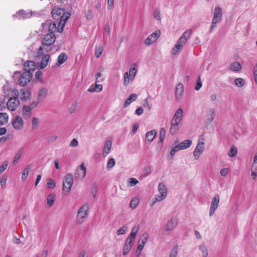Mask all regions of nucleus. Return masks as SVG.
<instances>
[{
    "label": "nucleus",
    "mask_w": 257,
    "mask_h": 257,
    "mask_svg": "<svg viewBox=\"0 0 257 257\" xmlns=\"http://www.w3.org/2000/svg\"><path fill=\"white\" fill-rule=\"evenodd\" d=\"M53 18L58 22H63V24H65L70 14L69 13H66L65 10L59 7H54L51 12Z\"/></svg>",
    "instance_id": "1"
},
{
    "label": "nucleus",
    "mask_w": 257,
    "mask_h": 257,
    "mask_svg": "<svg viewBox=\"0 0 257 257\" xmlns=\"http://www.w3.org/2000/svg\"><path fill=\"white\" fill-rule=\"evenodd\" d=\"M65 24H63V22H50V21H47L45 23L42 24L43 29L49 27V33H53L55 32H62L63 31Z\"/></svg>",
    "instance_id": "2"
},
{
    "label": "nucleus",
    "mask_w": 257,
    "mask_h": 257,
    "mask_svg": "<svg viewBox=\"0 0 257 257\" xmlns=\"http://www.w3.org/2000/svg\"><path fill=\"white\" fill-rule=\"evenodd\" d=\"M33 76L32 73L25 71L21 73L20 72H16L14 74L15 79H18V83L21 86H25L29 82Z\"/></svg>",
    "instance_id": "3"
},
{
    "label": "nucleus",
    "mask_w": 257,
    "mask_h": 257,
    "mask_svg": "<svg viewBox=\"0 0 257 257\" xmlns=\"http://www.w3.org/2000/svg\"><path fill=\"white\" fill-rule=\"evenodd\" d=\"M222 13L221 9L219 7H216L214 9L213 18L209 32L211 33L213 30L216 27V24L221 22L222 20Z\"/></svg>",
    "instance_id": "4"
},
{
    "label": "nucleus",
    "mask_w": 257,
    "mask_h": 257,
    "mask_svg": "<svg viewBox=\"0 0 257 257\" xmlns=\"http://www.w3.org/2000/svg\"><path fill=\"white\" fill-rule=\"evenodd\" d=\"M88 209L89 206L87 203L79 209L76 216V221L78 224H82L84 222V219L87 216Z\"/></svg>",
    "instance_id": "5"
},
{
    "label": "nucleus",
    "mask_w": 257,
    "mask_h": 257,
    "mask_svg": "<svg viewBox=\"0 0 257 257\" xmlns=\"http://www.w3.org/2000/svg\"><path fill=\"white\" fill-rule=\"evenodd\" d=\"M73 183V177L72 174H67L63 181V190L69 193Z\"/></svg>",
    "instance_id": "6"
},
{
    "label": "nucleus",
    "mask_w": 257,
    "mask_h": 257,
    "mask_svg": "<svg viewBox=\"0 0 257 257\" xmlns=\"http://www.w3.org/2000/svg\"><path fill=\"white\" fill-rule=\"evenodd\" d=\"M204 139L202 136L200 137L199 139V142L197 145L195 150L193 152V155L196 160L198 159L201 154H202L204 150Z\"/></svg>",
    "instance_id": "7"
},
{
    "label": "nucleus",
    "mask_w": 257,
    "mask_h": 257,
    "mask_svg": "<svg viewBox=\"0 0 257 257\" xmlns=\"http://www.w3.org/2000/svg\"><path fill=\"white\" fill-rule=\"evenodd\" d=\"M219 196L218 194H216L212 199L211 205L209 209V216H211L215 212V210L218 208L219 203Z\"/></svg>",
    "instance_id": "8"
},
{
    "label": "nucleus",
    "mask_w": 257,
    "mask_h": 257,
    "mask_svg": "<svg viewBox=\"0 0 257 257\" xmlns=\"http://www.w3.org/2000/svg\"><path fill=\"white\" fill-rule=\"evenodd\" d=\"M19 104V100L16 97H11L7 103L8 108L11 111L15 110Z\"/></svg>",
    "instance_id": "9"
},
{
    "label": "nucleus",
    "mask_w": 257,
    "mask_h": 257,
    "mask_svg": "<svg viewBox=\"0 0 257 257\" xmlns=\"http://www.w3.org/2000/svg\"><path fill=\"white\" fill-rule=\"evenodd\" d=\"M158 190L161 194L160 196L156 198V201H160L165 199L167 194V189L166 186L162 183H160L158 185Z\"/></svg>",
    "instance_id": "10"
},
{
    "label": "nucleus",
    "mask_w": 257,
    "mask_h": 257,
    "mask_svg": "<svg viewBox=\"0 0 257 257\" xmlns=\"http://www.w3.org/2000/svg\"><path fill=\"white\" fill-rule=\"evenodd\" d=\"M86 169L82 163L75 171L74 177L77 179H83L86 175Z\"/></svg>",
    "instance_id": "11"
},
{
    "label": "nucleus",
    "mask_w": 257,
    "mask_h": 257,
    "mask_svg": "<svg viewBox=\"0 0 257 257\" xmlns=\"http://www.w3.org/2000/svg\"><path fill=\"white\" fill-rule=\"evenodd\" d=\"M161 32L159 30L155 31L150 35L146 39L145 44L146 45H150L155 42L160 36Z\"/></svg>",
    "instance_id": "12"
},
{
    "label": "nucleus",
    "mask_w": 257,
    "mask_h": 257,
    "mask_svg": "<svg viewBox=\"0 0 257 257\" xmlns=\"http://www.w3.org/2000/svg\"><path fill=\"white\" fill-rule=\"evenodd\" d=\"M12 123L13 126L17 130L22 129L23 127L24 124L23 119L18 115L15 116L13 118Z\"/></svg>",
    "instance_id": "13"
},
{
    "label": "nucleus",
    "mask_w": 257,
    "mask_h": 257,
    "mask_svg": "<svg viewBox=\"0 0 257 257\" xmlns=\"http://www.w3.org/2000/svg\"><path fill=\"white\" fill-rule=\"evenodd\" d=\"M56 40V37L55 34L48 33L44 37L43 41V44L46 46H51L52 45Z\"/></svg>",
    "instance_id": "14"
},
{
    "label": "nucleus",
    "mask_w": 257,
    "mask_h": 257,
    "mask_svg": "<svg viewBox=\"0 0 257 257\" xmlns=\"http://www.w3.org/2000/svg\"><path fill=\"white\" fill-rule=\"evenodd\" d=\"M216 116V110L214 108H210L206 114V123L210 124L214 119Z\"/></svg>",
    "instance_id": "15"
},
{
    "label": "nucleus",
    "mask_w": 257,
    "mask_h": 257,
    "mask_svg": "<svg viewBox=\"0 0 257 257\" xmlns=\"http://www.w3.org/2000/svg\"><path fill=\"white\" fill-rule=\"evenodd\" d=\"M185 44L178 40L175 46L173 48L171 53L174 55H178L180 53Z\"/></svg>",
    "instance_id": "16"
},
{
    "label": "nucleus",
    "mask_w": 257,
    "mask_h": 257,
    "mask_svg": "<svg viewBox=\"0 0 257 257\" xmlns=\"http://www.w3.org/2000/svg\"><path fill=\"white\" fill-rule=\"evenodd\" d=\"M178 223V220L176 217H173L167 223L166 230L167 231H171L177 226Z\"/></svg>",
    "instance_id": "17"
},
{
    "label": "nucleus",
    "mask_w": 257,
    "mask_h": 257,
    "mask_svg": "<svg viewBox=\"0 0 257 257\" xmlns=\"http://www.w3.org/2000/svg\"><path fill=\"white\" fill-rule=\"evenodd\" d=\"M24 68L26 72L32 73L36 69L35 63L33 61H27L25 63Z\"/></svg>",
    "instance_id": "18"
},
{
    "label": "nucleus",
    "mask_w": 257,
    "mask_h": 257,
    "mask_svg": "<svg viewBox=\"0 0 257 257\" xmlns=\"http://www.w3.org/2000/svg\"><path fill=\"white\" fill-rule=\"evenodd\" d=\"M32 16V14L24 10L19 11L17 14L14 15L13 16L17 18L18 19H26L30 18Z\"/></svg>",
    "instance_id": "19"
},
{
    "label": "nucleus",
    "mask_w": 257,
    "mask_h": 257,
    "mask_svg": "<svg viewBox=\"0 0 257 257\" xmlns=\"http://www.w3.org/2000/svg\"><path fill=\"white\" fill-rule=\"evenodd\" d=\"M48 89L46 87H42L39 90L37 97V100L39 102H42L45 99L48 94Z\"/></svg>",
    "instance_id": "20"
},
{
    "label": "nucleus",
    "mask_w": 257,
    "mask_h": 257,
    "mask_svg": "<svg viewBox=\"0 0 257 257\" xmlns=\"http://www.w3.org/2000/svg\"><path fill=\"white\" fill-rule=\"evenodd\" d=\"M184 91V86L181 83H179L175 88V96L177 100L181 98L182 93Z\"/></svg>",
    "instance_id": "21"
},
{
    "label": "nucleus",
    "mask_w": 257,
    "mask_h": 257,
    "mask_svg": "<svg viewBox=\"0 0 257 257\" xmlns=\"http://www.w3.org/2000/svg\"><path fill=\"white\" fill-rule=\"evenodd\" d=\"M31 93L30 91L28 89H26L25 88H23L20 90V99L22 101H27L30 98V96Z\"/></svg>",
    "instance_id": "22"
},
{
    "label": "nucleus",
    "mask_w": 257,
    "mask_h": 257,
    "mask_svg": "<svg viewBox=\"0 0 257 257\" xmlns=\"http://www.w3.org/2000/svg\"><path fill=\"white\" fill-rule=\"evenodd\" d=\"M183 113V110L182 108L178 109L174 114L172 121L180 123L182 119Z\"/></svg>",
    "instance_id": "23"
},
{
    "label": "nucleus",
    "mask_w": 257,
    "mask_h": 257,
    "mask_svg": "<svg viewBox=\"0 0 257 257\" xmlns=\"http://www.w3.org/2000/svg\"><path fill=\"white\" fill-rule=\"evenodd\" d=\"M192 31L191 29H188L183 33V34L181 35V36L178 40H179L180 41L182 42L184 44H186L187 40L190 38L192 34Z\"/></svg>",
    "instance_id": "24"
},
{
    "label": "nucleus",
    "mask_w": 257,
    "mask_h": 257,
    "mask_svg": "<svg viewBox=\"0 0 257 257\" xmlns=\"http://www.w3.org/2000/svg\"><path fill=\"white\" fill-rule=\"evenodd\" d=\"M147 240V238L143 235L139 240V242H141L138 245L137 249H136V253H138L139 252H141L143 250L144 245L146 243Z\"/></svg>",
    "instance_id": "25"
},
{
    "label": "nucleus",
    "mask_w": 257,
    "mask_h": 257,
    "mask_svg": "<svg viewBox=\"0 0 257 257\" xmlns=\"http://www.w3.org/2000/svg\"><path fill=\"white\" fill-rule=\"evenodd\" d=\"M192 142L191 140H186L179 143L178 145L181 150H185L189 148L192 145Z\"/></svg>",
    "instance_id": "26"
},
{
    "label": "nucleus",
    "mask_w": 257,
    "mask_h": 257,
    "mask_svg": "<svg viewBox=\"0 0 257 257\" xmlns=\"http://www.w3.org/2000/svg\"><path fill=\"white\" fill-rule=\"evenodd\" d=\"M157 132L155 130H152L146 134V141L148 142L149 143L152 142L156 135Z\"/></svg>",
    "instance_id": "27"
},
{
    "label": "nucleus",
    "mask_w": 257,
    "mask_h": 257,
    "mask_svg": "<svg viewBox=\"0 0 257 257\" xmlns=\"http://www.w3.org/2000/svg\"><path fill=\"white\" fill-rule=\"evenodd\" d=\"M111 141L110 140H107L106 141L104 146L103 152V155L104 157H105L109 154L110 151V149L111 148Z\"/></svg>",
    "instance_id": "28"
},
{
    "label": "nucleus",
    "mask_w": 257,
    "mask_h": 257,
    "mask_svg": "<svg viewBox=\"0 0 257 257\" xmlns=\"http://www.w3.org/2000/svg\"><path fill=\"white\" fill-rule=\"evenodd\" d=\"M138 97L137 94L136 93H133L129 96L128 98L124 101L123 104V107H126L128 105H130L132 102L135 101Z\"/></svg>",
    "instance_id": "29"
},
{
    "label": "nucleus",
    "mask_w": 257,
    "mask_h": 257,
    "mask_svg": "<svg viewBox=\"0 0 257 257\" xmlns=\"http://www.w3.org/2000/svg\"><path fill=\"white\" fill-rule=\"evenodd\" d=\"M179 122L171 121V124L170 129V133L172 135H174L179 130Z\"/></svg>",
    "instance_id": "30"
},
{
    "label": "nucleus",
    "mask_w": 257,
    "mask_h": 257,
    "mask_svg": "<svg viewBox=\"0 0 257 257\" xmlns=\"http://www.w3.org/2000/svg\"><path fill=\"white\" fill-rule=\"evenodd\" d=\"M49 58L50 56L49 54H45L43 56L40 66L41 69H44L47 66L49 61Z\"/></svg>",
    "instance_id": "31"
},
{
    "label": "nucleus",
    "mask_w": 257,
    "mask_h": 257,
    "mask_svg": "<svg viewBox=\"0 0 257 257\" xmlns=\"http://www.w3.org/2000/svg\"><path fill=\"white\" fill-rule=\"evenodd\" d=\"M9 120V116L6 113H0V126L6 124Z\"/></svg>",
    "instance_id": "32"
},
{
    "label": "nucleus",
    "mask_w": 257,
    "mask_h": 257,
    "mask_svg": "<svg viewBox=\"0 0 257 257\" xmlns=\"http://www.w3.org/2000/svg\"><path fill=\"white\" fill-rule=\"evenodd\" d=\"M67 55L65 53H61L58 57L57 65L60 66L64 63L67 60Z\"/></svg>",
    "instance_id": "33"
},
{
    "label": "nucleus",
    "mask_w": 257,
    "mask_h": 257,
    "mask_svg": "<svg viewBox=\"0 0 257 257\" xmlns=\"http://www.w3.org/2000/svg\"><path fill=\"white\" fill-rule=\"evenodd\" d=\"M230 69L235 72L239 71L241 69L240 64L238 62L232 63L230 65Z\"/></svg>",
    "instance_id": "34"
},
{
    "label": "nucleus",
    "mask_w": 257,
    "mask_h": 257,
    "mask_svg": "<svg viewBox=\"0 0 257 257\" xmlns=\"http://www.w3.org/2000/svg\"><path fill=\"white\" fill-rule=\"evenodd\" d=\"M251 172L252 179H255V178L257 177V163H252L251 168Z\"/></svg>",
    "instance_id": "35"
},
{
    "label": "nucleus",
    "mask_w": 257,
    "mask_h": 257,
    "mask_svg": "<svg viewBox=\"0 0 257 257\" xmlns=\"http://www.w3.org/2000/svg\"><path fill=\"white\" fill-rule=\"evenodd\" d=\"M199 249L201 252L202 257H207L208 255V249L204 243L201 244L199 246Z\"/></svg>",
    "instance_id": "36"
},
{
    "label": "nucleus",
    "mask_w": 257,
    "mask_h": 257,
    "mask_svg": "<svg viewBox=\"0 0 257 257\" xmlns=\"http://www.w3.org/2000/svg\"><path fill=\"white\" fill-rule=\"evenodd\" d=\"M31 168V165H28L27 167L24 169L22 175V179L23 181H26L27 179L28 175L29 174V170Z\"/></svg>",
    "instance_id": "37"
},
{
    "label": "nucleus",
    "mask_w": 257,
    "mask_h": 257,
    "mask_svg": "<svg viewBox=\"0 0 257 257\" xmlns=\"http://www.w3.org/2000/svg\"><path fill=\"white\" fill-rule=\"evenodd\" d=\"M102 90V85L101 84H97L95 83V86L94 87H90L88 89V91L92 92H100Z\"/></svg>",
    "instance_id": "38"
},
{
    "label": "nucleus",
    "mask_w": 257,
    "mask_h": 257,
    "mask_svg": "<svg viewBox=\"0 0 257 257\" xmlns=\"http://www.w3.org/2000/svg\"><path fill=\"white\" fill-rule=\"evenodd\" d=\"M103 51V46L99 45L95 47V56L97 58L100 57Z\"/></svg>",
    "instance_id": "39"
},
{
    "label": "nucleus",
    "mask_w": 257,
    "mask_h": 257,
    "mask_svg": "<svg viewBox=\"0 0 257 257\" xmlns=\"http://www.w3.org/2000/svg\"><path fill=\"white\" fill-rule=\"evenodd\" d=\"M55 195L53 194H49L47 197V205L49 207H50L53 204L54 201Z\"/></svg>",
    "instance_id": "40"
},
{
    "label": "nucleus",
    "mask_w": 257,
    "mask_h": 257,
    "mask_svg": "<svg viewBox=\"0 0 257 257\" xmlns=\"http://www.w3.org/2000/svg\"><path fill=\"white\" fill-rule=\"evenodd\" d=\"M137 72V65L136 64H133L130 68L128 75H130L131 78L132 77V79H133L135 77Z\"/></svg>",
    "instance_id": "41"
},
{
    "label": "nucleus",
    "mask_w": 257,
    "mask_h": 257,
    "mask_svg": "<svg viewBox=\"0 0 257 257\" xmlns=\"http://www.w3.org/2000/svg\"><path fill=\"white\" fill-rule=\"evenodd\" d=\"M22 154H23L22 150H19L18 152L16 153V154L15 155V157L14 158V160H13V164L14 165L17 163V162H18L19 160L21 157V156L22 155Z\"/></svg>",
    "instance_id": "42"
},
{
    "label": "nucleus",
    "mask_w": 257,
    "mask_h": 257,
    "mask_svg": "<svg viewBox=\"0 0 257 257\" xmlns=\"http://www.w3.org/2000/svg\"><path fill=\"white\" fill-rule=\"evenodd\" d=\"M234 83L236 86L241 87L244 85L245 82L243 78H238L235 79L234 80Z\"/></svg>",
    "instance_id": "43"
},
{
    "label": "nucleus",
    "mask_w": 257,
    "mask_h": 257,
    "mask_svg": "<svg viewBox=\"0 0 257 257\" xmlns=\"http://www.w3.org/2000/svg\"><path fill=\"white\" fill-rule=\"evenodd\" d=\"M237 148L233 146L231 147L229 152L228 153V155L230 157H233L237 155Z\"/></svg>",
    "instance_id": "44"
},
{
    "label": "nucleus",
    "mask_w": 257,
    "mask_h": 257,
    "mask_svg": "<svg viewBox=\"0 0 257 257\" xmlns=\"http://www.w3.org/2000/svg\"><path fill=\"white\" fill-rule=\"evenodd\" d=\"M139 203V199L137 198H134L131 201V202L130 204V207L132 209H135L138 206Z\"/></svg>",
    "instance_id": "45"
},
{
    "label": "nucleus",
    "mask_w": 257,
    "mask_h": 257,
    "mask_svg": "<svg viewBox=\"0 0 257 257\" xmlns=\"http://www.w3.org/2000/svg\"><path fill=\"white\" fill-rule=\"evenodd\" d=\"M128 229V227L125 225H123L116 231L117 235L124 234Z\"/></svg>",
    "instance_id": "46"
},
{
    "label": "nucleus",
    "mask_w": 257,
    "mask_h": 257,
    "mask_svg": "<svg viewBox=\"0 0 257 257\" xmlns=\"http://www.w3.org/2000/svg\"><path fill=\"white\" fill-rule=\"evenodd\" d=\"M32 107L30 105H25L23 108V114L24 116L27 115L28 113H30L32 110Z\"/></svg>",
    "instance_id": "47"
},
{
    "label": "nucleus",
    "mask_w": 257,
    "mask_h": 257,
    "mask_svg": "<svg viewBox=\"0 0 257 257\" xmlns=\"http://www.w3.org/2000/svg\"><path fill=\"white\" fill-rule=\"evenodd\" d=\"M139 183L138 180L135 178H130L128 179V186L132 187L135 186Z\"/></svg>",
    "instance_id": "48"
},
{
    "label": "nucleus",
    "mask_w": 257,
    "mask_h": 257,
    "mask_svg": "<svg viewBox=\"0 0 257 257\" xmlns=\"http://www.w3.org/2000/svg\"><path fill=\"white\" fill-rule=\"evenodd\" d=\"M115 162L113 158H111L109 160V161L107 164V168L108 170L111 169L115 165Z\"/></svg>",
    "instance_id": "49"
},
{
    "label": "nucleus",
    "mask_w": 257,
    "mask_h": 257,
    "mask_svg": "<svg viewBox=\"0 0 257 257\" xmlns=\"http://www.w3.org/2000/svg\"><path fill=\"white\" fill-rule=\"evenodd\" d=\"M179 150H181L179 148V147L178 145L175 146L174 147H173L171 149L170 153V155L171 156V158H172L174 156V155L175 154V153Z\"/></svg>",
    "instance_id": "50"
},
{
    "label": "nucleus",
    "mask_w": 257,
    "mask_h": 257,
    "mask_svg": "<svg viewBox=\"0 0 257 257\" xmlns=\"http://www.w3.org/2000/svg\"><path fill=\"white\" fill-rule=\"evenodd\" d=\"M177 248L176 247H173L169 254V257H176L177 255Z\"/></svg>",
    "instance_id": "51"
},
{
    "label": "nucleus",
    "mask_w": 257,
    "mask_h": 257,
    "mask_svg": "<svg viewBox=\"0 0 257 257\" xmlns=\"http://www.w3.org/2000/svg\"><path fill=\"white\" fill-rule=\"evenodd\" d=\"M202 83L201 82V79H200V75L198 76V79L197 80V82H196V86H195V90H199L200 88L202 87Z\"/></svg>",
    "instance_id": "52"
},
{
    "label": "nucleus",
    "mask_w": 257,
    "mask_h": 257,
    "mask_svg": "<svg viewBox=\"0 0 257 257\" xmlns=\"http://www.w3.org/2000/svg\"><path fill=\"white\" fill-rule=\"evenodd\" d=\"M154 17L158 21L161 20V17L160 14V11L158 9L155 10L154 12Z\"/></svg>",
    "instance_id": "53"
},
{
    "label": "nucleus",
    "mask_w": 257,
    "mask_h": 257,
    "mask_svg": "<svg viewBox=\"0 0 257 257\" xmlns=\"http://www.w3.org/2000/svg\"><path fill=\"white\" fill-rule=\"evenodd\" d=\"M132 247L130 246H127V245H124L123 248V252L122 254L123 255H126L131 250Z\"/></svg>",
    "instance_id": "54"
},
{
    "label": "nucleus",
    "mask_w": 257,
    "mask_h": 257,
    "mask_svg": "<svg viewBox=\"0 0 257 257\" xmlns=\"http://www.w3.org/2000/svg\"><path fill=\"white\" fill-rule=\"evenodd\" d=\"M47 185L49 188L53 189L55 187V183L52 179H49L48 181Z\"/></svg>",
    "instance_id": "55"
},
{
    "label": "nucleus",
    "mask_w": 257,
    "mask_h": 257,
    "mask_svg": "<svg viewBox=\"0 0 257 257\" xmlns=\"http://www.w3.org/2000/svg\"><path fill=\"white\" fill-rule=\"evenodd\" d=\"M8 165V163L5 162L0 166V174H1L4 171L7 169Z\"/></svg>",
    "instance_id": "56"
},
{
    "label": "nucleus",
    "mask_w": 257,
    "mask_h": 257,
    "mask_svg": "<svg viewBox=\"0 0 257 257\" xmlns=\"http://www.w3.org/2000/svg\"><path fill=\"white\" fill-rule=\"evenodd\" d=\"M5 108V100L3 96L0 95V110H3Z\"/></svg>",
    "instance_id": "57"
},
{
    "label": "nucleus",
    "mask_w": 257,
    "mask_h": 257,
    "mask_svg": "<svg viewBox=\"0 0 257 257\" xmlns=\"http://www.w3.org/2000/svg\"><path fill=\"white\" fill-rule=\"evenodd\" d=\"M39 122V119L36 117H33L32 118V127H33V128H36V126L38 124Z\"/></svg>",
    "instance_id": "58"
},
{
    "label": "nucleus",
    "mask_w": 257,
    "mask_h": 257,
    "mask_svg": "<svg viewBox=\"0 0 257 257\" xmlns=\"http://www.w3.org/2000/svg\"><path fill=\"white\" fill-rule=\"evenodd\" d=\"M128 77V73H125L124 74V85L125 86L127 85L129 83Z\"/></svg>",
    "instance_id": "59"
},
{
    "label": "nucleus",
    "mask_w": 257,
    "mask_h": 257,
    "mask_svg": "<svg viewBox=\"0 0 257 257\" xmlns=\"http://www.w3.org/2000/svg\"><path fill=\"white\" fill-rule=\"evenodd\" d=\"M144 106L145 107H147L148 110H150L152 108V105L150 104L147 98L144 101Z\"/></svg>",
    "instance_id": "60"
},
{
    "label": "nucleus",
    "mask_w": 257,
    "mask_h": 257,
    "mask_svg": "<svg viewBox=\"0 0 257 257\" xmlns=\"http://www.w3.org/2000/svg\"><path fill=\"white\" fill-rule=\"evenodd\" d=\"M78 143L76 139H73L70 142L69 146L72 147H75L78 146Z\"/></svg>",
    "instance_id": "61"
},
{
    "label": "nucleus",
    "mask_w": 257,
    "mask_h": 257,
    "mask_svg": "<svg viewBox=\"0 0 257 257\" xmlns=\"http://www.w3.org/2000/svg\"><path fill=\"white\" fill-rule=\"evenodd\" d=\"M138 127H139V125L138 123H136L133 124V128H132V133L133 135H135L137 133Z\"/></svg>",
    "instance_id": "62"
},
{
    "label": "nucleus",
    "mask_w": 257,
    "mask_h": 257,
    "mask_svg": "<svg viewBox=\"0 0 257 257\" xmlns=\"http://www.w3.org/2000/svg\"><path fill=\"white\" fill-rule=\"evenodd\" d=\"M144 112V109L142 106L138 107L135 111V113L138 115H141Z\"/></svg>",
    "instance_id": "63"
},
{
    "label": "nucleus",
    "mask_w": 257,
    "mask_h": 257,
    "mask_svg": "<svg viewBox=\"0 0 257 257\" xmlns=\"http://www.w3.org/2000/svg\"><path fill=\"white\" fill-rule=\"evenodd\" d=\"M253 75L255 82L256 84H257V64H256L255 67L254 69Z\"/></svg>",
    "instance_id": "64"
}]
</instances>
